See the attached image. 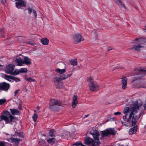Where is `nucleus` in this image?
Segmentation results:
<instances>
[{
	"label": "nucleus",
	"instance_id": "obj_1",
	"mask_svg": "<svg viewBox=\"0 0 146 146\" xmlns=\"http://www.w3.org/2000/svg\"><path fill=\"white\" fill-rule=\"evenodd\" d=\"M141 105V103L138 104L136 102L131 108L129 107L125 108L123 110L125 115L123 116V119L124 121H127L129 123H131V126L135 125L137 120V117L133 112L136 113L137 110L139 109Z\"/></svg>",
	"mask_w": 146,
	"mask_h": 146
},
{
	"label": "nucleus",
	"instance_id": "obj_2",
	"mask_svg": "<svg viewBox=\"0 0 146 146\" xmlns=\"http://www.w3.org/2000/svg\"><path fill=\"white\" fill-rule=\"evenodd\" d=\"M3 120H4L7 123L13 124L15 122L16 119L9 112L6 111H4L3 114L0 118V121Z\"/></svg>",
	"mask_w": 146,
	"mask_h": 146
},
{
	"label": "nucleus",
	"instance_id": "obj_3",
	"mask_svg": "<svg viewBox=\"0 0 146 146\" xmlns=\"http://www.w3.org/2000/svg\"><path fill=\"white\" fill-rule=\"evenodd\" d=\"M133 43L134 44L133 47L130 48L131 50H133L139 51L145 47L144 42L141 39L136 38Z\"/></svg>",
	"mask_w": 146,
	"mask_h": 146
},
{
	"label": "nucleus",
	"instance_id": "obj_4",
	"mask_svg": "<svg viewBox=\"0 0 146 146\" xmlns=\"http://www.w3.org/2000/svg\"><path fill=\"white\" fill-rule=\"evenodd\" d=\"M87 81L89 83V86L90 90L92 92L97 91L99 90V86L98 84L95 83L92 77H89Z\"/></svg>",
	"mask_w": 146,
	"mask_h": 146
},
{
	"label": "nucleus",
	"instance_id": "obj_5",
	"mask_svg": "<svg viewBox=\"0 0 146 146\" xmlns=\"http://www.w3.org/2000/svg\"><path fill=\"white\" fill-rule=\"evenodd\" d=\"M53 79L56 88L60 89L64 88V83L59 78L56 76H54Z\"/></svg>",
	"mask_w": 146,
	"mask_h": 146
},
{
	"label": "nucleus",
	"instance_id": "obj_6",
	"mask_svg": "<svg viewBox=\"0 0 146 146\" xmlns=\"http://www.w3.org/2000/svg\"><path fill=\"white\" fill-rule=\"evenodd\" d=\"M85 143L86 145L90 146H99L98 142H96L92 139L88 137L85 139Z\"/></svg>",
	"mask_w": 146,
	"mask_h": 146
},
{
	"label": "nucleus",
	"instance_id": "obj_7",
	"mask_svg": "<svg viewBox=\"0 0 146 146\" xmlns=\"http://www.w3.org/2000/svg\"><path fill=\"white\" fill-rule=\"evenodd\" d=\"M134 87L136 88H146V82L141 81H136L133 83Z\"/></svg>",
	"mask_w": 146,
	"mask_h": 146
},
{
	"label": "nucleus",
	"instance_id": "obj_8",
	"mask_svg": "<svg viewBox=\"0 0 146 146\" xmlns=\"http://www.w3.org/2000/svg\"><path fill=\"white\" fill-rule=\"evenodd\" d=\"M90 134L92 135L94 140L96 142H98V144L99 145L100 142L99 140L100 134L96 130H92L90 132Z\"/></svg>",
	"mask_w": 146,
	"mask_h": 146
},
{
	"label": "nucleus",
	"instance_id": "obj_9",
	"mask_svg": "<svg viewBox=\"0 0 146 146\" xmlns=\"http://www.w3.org/2000/svg\"><path fill=\"white\" fill-rule=\"evenodd\" d=\"M116 133V132L113 128L109 129L104 130L102 132V136L104 137L106 136H108L111 134L114 135Z\"/></svg>",
	"mask_w": 146,
	"mask_h": 146
},
{
	"label": "nucleus",
	"instance_id": "obj_10",
	"mask_svg": "<svg viewBox=\"0 0 146 146\" xmlns=\"http://www.w3.org/2000/svg\"><path fill=\"white\" fill-rule=\"evenodd\" d=\"M15 65L13 64H9L5 68V71L6 73L11 74L14 71Z\"/></svg>",
	"mask_w": 146,
	"mask_h": 146
},
{
	"label": "nucleus",
	"instance_id": "obj_11",
	"mask_svg": "<svg viewBox=\"0 0 146 146\" xmlns=\"http://www.w3.org/2000/svg\"><path fill=\"white\" fill-rule=\"evenodd\" d=\"M84 40V38L80 34L75 35L74 36V42L75 43H78Z\"/></svg>",
	"mask_w": 146,
	"mask_h": 146
},
{
	"label": "nucleus",
	"instance_id": "obj_12",
	"mask_svg": "<svg viewBox=\"0 0 146 146\" xmlns=\"http://www.w3.org/2000/svg\"><path fill=\"white\" fill-rule=\"evenodd\" d=\"M146 74V70L142 69H140L139 70V74L136 76L135 77V79L133 81L140 79L141 77L144 76Z\"/></svg>",
	"mask_w": 146,
	"mask_h": 146
},
{
	"label": "nucleus",
	"instance_id": "obj_13",
	"mask_svg": "<svg viewBox=\"0 0 146 146\" xmlns=\"http://www.w3.org/2000/svg\"><path fill=\"white\" fill-rule=\"evenodd\" d=\"M9 85L5 82L0 83V90H4L7 91L9 89Z\"/></svg>",
	"mask_w": 146,
	"mask_h": 146
},
{
	"label": "nucleus",
	"instance_id": "obj_14",
	"mask_svg": "<svg viewBox=\"0 0 146 146\" xmlns=\"http://www.w3.org/2000/svg\"><path fill=\"white\" fill-rule=\"evenodd\" d=\"M16 3V7L18 9H20L21 7H25L26 3L23 1L21 0Z\"/></svg>",
	"mask_w": 146,
	"mask_h": 146
},
{
	"label": "nucleus",
	"instance_id": "obj_15",
	"mask_svg": "<svg viewBox=\"0 0 146 146\" xmlns=\"http://www.w3.org/2000/svg\"><path fill=\"white\" fill-rule=\"evenodd\" d=\"M72 74V73H71L70 74H68L66 73L63 75H60L56 76L58 78H59L62 80H65L67 78H69Z\"/></svg>",
	"mask_w": 146,
	"mask_h": 146
},
{
	"label": "nucleus",
	"instance_id": "obj_16",
	"mask_svg": "<svg viewBox=\"0 0 146 146\" xmlns=\"http://www.w3.org/2000/svg\"><path fill=\"white\" fill-rule=\"evenodd\" d=\"M78 96L76 95H74L72 98V106L73 108H75L78 104Z\"/></svg>",
	"mask_w": 146,
	"mask_h": 146
},
{
	"label": "nucleus",
	"instance_id": "obj_17",
	"mask_svg": "<svg viewBox=\"0 0 146 146\" xmlns=\"http://www.w3.org/2000/svg\"><path fill=\"white\" fill-rule=\"evenodd\" d=\"M121 82L122 83V87L123 89H125L127 87V79L126 77H123L121 78Z\"/></svg>",
	"mask_w": 146,
	"mask_h": 146
},
{
	"label": "nucleus",
	"instance_id": "obj_18",
	"mask_svg": "<svg viewBox=\"0 0 146 146\" xmlns=\"http://www.w3.org/2000/svg\"><path fill=\"white\" fill-rule=\"evenodd\" d=\"M60 103L55 99L51 100L50 103V107L52 108V107L55 105H60Z\"/></svg>",
	"mask_w": 146,
	"mask_h": 146
},
{
	"label": "nucleus",
	"instance_id": "obj_19",
	"mask_svg": "<svg viewBox=\"0 0 146 146\" xmlns=\"http://www.w3.org/2000/svg\"><path fill=\"white\" fill-rule=\"evenodd\" d=\"M23 65L25 64L26 65L30 64L31 63V60L28 57H25L23 60Z\"/></svg>",
	"mask_w": 146,
	"mask_h": 146
},
{
	"label": "nucleus",
	"instance_id": "obj_20",
	"mask_svg": "<svg viewBox=\"0 0 146 146\" xmlns=\"http://www.w3.org/2000/svg\"><path fill=\"white\" fill-rule=\"evenodd\" d=\"M7 141L12 143H15V144L18 143H19V139L16 138H10L7 139Z\"/></svg>",
	"mask_w": 146,
	"mask_h": 146
},
{
	"label": "nucleus",
	"instance_id": "obj_21",
	"mask_svg": "<svg viewBox=\"0 0 146 146\" xmlns=\"http://www.w3.org/2000/svg\"><path fill=\"white\" fill-rule=\"evenodd\" d=\"M15 62L18 66H23V60L20 57H17L15 59Z\"/></svg>",
	"mask_w": 146,
	"mask_h": 146
},
{
	"label": "nucleus",
	"instance_id": "obj_22",
	"mask_svg": "<svg viewBox=\"0 0 146 146\" xmlns=\"http://www.w3.org/2000/svg\"><path fill=\"white\" fill-rule=\"evenodd\" d=\"M137 129V126H135L134 127L131 128L129 131V133L130 135H132L135 133Z\"/></svg>",
	"mask_w": 146,
	"mask_h": 146
},
{
	"label": "nucleus",
	"instance_id": "obj_23",
	"mask_svg": "<svg viewBox=\"0 0 146 146\" xmlns=\"http://www.w3.org/2000/svg\"><path fill=\"white\" fill-rule=\"evenodd\" d=\"M49 42V40L46 38H43L41 40V43L44 45H48Z\"/></svg>",
	"mask_w": 146,
	"mask_h": 146
},
{
	"label": "nucleus",
	"instance_id": "obj_24",
	"mask_svg": "<svg viewBox=\"0 0 146 146\" xmlns=\"http://www.w3.org/2000/svg\"><path fill=\"white\" fill-rule=\"evenodd\" d=\"M92 38L94 40H96L98 38V33L96 31L94 30L92 33Z\"/></svg>",
	"mask_w": 146,
	"mask_h": 146
},
{
	"label": "nucleus",
	"instance_id": "obj_25",
	"mask_svg": "<svg viewBox=\"0 0 146 146\" xmlns=\"http://www.w3.org/2000/svg\"><path fill=\"white\" fill-rule=\"evenodd\" d=\"M55 71L58 73L60 74V75H63V73H64L66 72V70L64 69H60L58 68H57Z\"/></svg>",
	"mask_w": 146,
	"mask_h": 146
},
{
	"label": "nucleus",
	"instance_id": "obj_26",
	"mask_svg": "<svg viewBox=\"0 0 146 146\" xmlns=\"http://www.w3.org/2000/svg\"><path fill=\"white\" fill-rule=\"evenodd\" d=\"M24 79L25 80L29 82H34L36 81L35 80L31 77H27L26 76H24Z\"/></svg>",
	"mask_w": 146,
	"mask_h": 146
},
{
	"label": "nucleus",
	"instance_id": "obj_27",
	"mask_svg": "<svg viewBox=\"0 0 146 146\" xmlns=\"http://www.w3.org/2000/svg\"><path fill=\"white\" fill-rule=\"evenodd\" d=\"M11 113L13 115H17L19 113V111L17 109H10Z\"/></svg>",
	"mask_w": 146,
	"mask_h": 146
},
{
	"label": "nucleus",
	"instance_id": "obj_28",
	"mask_svg": "<svg viewBox=\"0 0 146 146\" xmlns=\"http://www.w3.org/2000/svg\"><path fill=\"white\" fill-rule=\"evenodd\" d=\"M19 70H18L17 69H15L14 71H13L11 74V75H17L19 74L20 73V72H19Z\"/></svg>",
	"mask_w": 146,
	"mask_h": 146
},
{
	"label": "nucleus",
	"instance_id": "obj_29",
	"mask_svg": "<svg viewBox=\"0 0 146 146\" xmlns=\"http://www.w3.org/2000/svg\"><path fill=\"white\" fill-rule=\"evenodd\" d=\"M4 78L7 80L11 82V79L12 80V78L11 77H12V76H9L5 74L4 75Z\"/></svg>",
	"mask_w": 146,
	"mask_h": 146
},
{
	"label": "nucleus",
	"instance_id": "obj_30",
	"mask_svg": "<svg viewBox=\"0 0 146 146\" xmlns=\"http://www.w3.org/2000/svg\"><path fill=\"white\" fill-rule=\"evenodd\" d=\"M71 64L73 66H76L77 64V60L76 59H72L70 62Z\"/></svg>",
	"mask_w": 146,
	"mask_h": 146
},
{
	"label": "nucleus",
	"instance_id": "obj_31",
	"mask_svg": "<svg viewBox=\"0 0 146 146\" xmlns=\"http://www.w3.org/2000/svg\"><path fill=\"white\" fill-rule=\"evenodd\" d=\"M55 139L54 138H52L47 140V142L50 144H53L55 143Z\"/></svg>",
	"mask_w": 146,
	"mask_h": 146
},
{
	"label": "nucleus",
	"instance_id": "obj_32",
	"mask_svg": "<svg viewBox=\"0 0 146 146\" xmlns=\"http://www.w3.org/2000/svg\"><path fill=\"white\" fill-rule=\"evenodd\" d=\"M19 70L20 73H26L27 72V69L26 68H21Z\"/></svg>",
	"mask_w": 146,
	"mask_h": 146
},
{
	"label": "nucleus",
	"instance_id": "obj_33",
	"mask_svg": "<svg viewBox=\"0 0 146 146\" xmlns=\"http://www.w3.org/2000/svg\"><path fill=\"white\" fill-rule=\"evenodd\" d=\"M6 102V99L5 98L0 99V105L4 104Z\"/></svg>",
	"mask_w": 146,
	"mask_h": 146
},
{
	"label": "nucleus",
	"instance_id": "obj_34",
	"mask_svg": "<svg viewBox=\"0 0 146 146\" xmlns=\"http://www.w3.org/2000/svg\"><path fill=\"white\" fill-rule=\"evenodd\" d=\"M54 129H51L50 130L49 132V135L51 137H52L54 136L53 133L54 132Z\"/></svg>",
	"mask_w": 146,
	"mask_h": 146
},
{
	"label": "nucleus",
	"instance_id": "obj_35",
	"mask_svg": "<svg viewBox=\"0 0 146 146\" xmlns=\"http://www.w3.org/2000/svg\"><path fill=\"white\" fill-rule=\"evenodd\" d=\"M12 78V80L15 81L16 82H18L19 81H20V80L19 78L16 77H15L12 76V77H11Z\"/></svg>",
	"mask_w": 146,
	"mask_h": 146
},
{
	"label": "nucleus",
	"instance_id": "obj_36",
	"mask_svg": "<svg viewBox=\"0 0 146 146\" xmlns=\"http://www.w3.org/2000/svg\"><path fill=\"white\" fill-rule=\"evenodd\" d=\"M73 146H85L84 145L82 144L80 142H77L75 143V144Z\"/></svg>",
	"mask_w": 146,
	"mask_h": 146
},
{
	"label": "nucleus",
	"instance_id": "obj_37",
	"mask_svg": "<svg viewBox=\"0 0 146 146\" xmlns=\"http://www.w3.org/2000/svg\"><path fill=\"white\" fill-rule=\"evenodd\" d=\"M38 116L36 114H34L33 115L32 117L33 118V119L34 121L35 122L37 119Z\"/></svg>",
	"mask_w": 146,
	"mask_h": 146
},
{
	"label": "nucleus",
	"instance_id": "obj_38",
	"mask_svg": "<svg viewBox=\"0 0 146 146\" xmlns=\"http://www.w3.org/2000/svg\"><path fill=\"white\" fill-rule=\"evenodd\" d=\"M4 33V29H1V37H5V36L3 35Z\"/></svg>",
	"mask_w": 146,
	"mask_h": 146
},
{
	"label": "nucleus",
	"instance_id": "obj_39",
	"mask_svg": "<svg viewBox=\"0 0 146 146\" xmlns=\"http://www.w3.org/2000/svg\"><path fill=\"white\" fill-rule=\"evenodd\" d=\"M33 12L34 14V15L35 18L36 19L37 16V14L36 13V11L35 10H33Z\"/></svg>",
	"mask_w": 146,
	"mask_h": 146
},
{
	"label": "nucleus",
	"instance_id": "obj_40",
	"mask_svg": "<svg viewBox=\"0 0 146 146\" xmlns=\"http://www.w3.org/2000/svg\"><path fill=\"white\" fill-rule=\"evenodd\" d=\"M115 2L119 5H121V3L120 0H115Z\"/></svg>",
	"mask_w": 146,
	"mask_h": 146
},
{
	"label": "nucleus",
	"instance_id": "obj_41",
	"mask_svg": "<svg viewBox=\"0 0 146 146\" xmlns=\"http://www.w3.org/2000/svg\"><path fill=\"white\" fill-rule=\"evenodd\" d=\"M33 10L31 8H29L28 9V13L29 14H31L32 12L33 11Z\"/></svg>",
	"mask_w": 146,
	"mask_h": 146
},
{
	"label": "nucleus",
	"instance_id": "obj_42",
	"mask_svg": "<svg viewBox=\"0 0 146 146\" xmlns=\"http://www.w3.org/2000/svg\"><path fill=\"white\" fill-rule=\"evenodd\" d=\"M44 142V140L42 139H40L39 142V143L40 145H42L43 143Z\"/></svg>",
	"mask_w": 146,
	"mask_h": 146
},
{
	"label": "nucleus",
	"instance_id": "obj_43",
	"mask_svg": "<svg viewBox=\"0 0 146 146\" xmlns=\"http://www.w3.org/2000/svg\"><path fill=\"white\" fill-rule=\"evenodd\" d=\"M121 114V113L120 112H115L114 113V115H120Z\"/></svg>",
	"mask_w": 146,
	"mask_h": 146
},
{
	"label": "nucleus",
	"instance_id": "obj_44",
	"mask_svg": "<svg viewBox=\"0 0 146 146\" xmlns=\"http://www.w3.org/2000/svg\"><path fill=\"white\" fill-rule=\"evenodd\" d=\"M0 146H5L4 142H0Z\"/></svg>",
	"mask_w": 146,
	"mask_h": 146
},
{
	"label": "nucleus",
	"instance_id": "obj_45",
	"mask_svg": "<svg viewBox=\"0 0 146 146\" xmlns=\"http://www.w3.org/2000/svg\"><path fill=\"white\" fill-rule=\"evenodd\" d=\"M21 105H22V103H21V102L19 103V110H21V108H22Z\"/></svg>",
	"mask_w": 146,
	"mask_h": 146
},
{
	"label": "nucleus",
	"instance_id": "obj_46",
	"mask_svg": "<svg viewBox=\"0 0 146 146\" xmlns=\"http://www.w3.org/2000/svg\"><path fill=\"white\" fill-rule=\"evenodd\" d=\"M7 0H1V2L3 4H5Z\"/></svg>",
	"mask_w": 146,
	"mask_h": 146
},
{
	"label": "nucleus",
	"instance_id": "obj_47",
	"mask_svg": "<svg viewBox=\"0 0 146 146\" xmlns=\"http://www.w3.org/2000/svg\"><path fill=\"white\" fill-rule=\"evenodd\" d=\"M28 43L29 44H31V45H34L35 43L34 42H28Z\"/></svg>",
	"mask_w": 146,
	"mask_h": 146
},
{
	"label": "nucleus",
	"instance_id": "obj_48",
	"mask_svg": "<svg viewBox=\"0 0 146 146\" xmlns=\"http://www.w3.org/2000/svg\"><path fill=\"white\" fill-rule=\"evenodd\" d=\"M19 92V90H17L15 91V95H16V94H17Z\"/></svg>",
	"mask_w": 146,
	"mask_h": 146
},
{
	"label": "nucleus",
	"instance_id": "obj_49",
	"mask_svg": "<svg viewBox=\"0 0 146 146\" xmlns=\"http://www.w3.org/2000/svg\"><path fill=\"white\" fill-rule=\"evenodd\" d=\"M39 108L38 106H37V107H36V110H39Z\"/></svg>",
	"mask_w": 146,
	"mask_h": 146
},
{
	"label": "nucleus",
	"instance_id": "obj_50",
	"mask_svg": "<svg viewBox=\"0 0 146 146\" xmlns=\"http://www.w3.org/2000/svg\"><path fill=\"white\" fill-rule=\"evenodd\" d=\"M124 125L125 126H127V125L126 124H124Z\"/></svg>",
	"mask_w": 146,
	"mask_h": 146
},
{
	"label": "nucleus",
	"instance_id": "obj_51",
	"mask_svg": "<svg viewBox=\"0 0 146 146\" xmlns=\"http://www.w3.org/2000/svg\"><path fill=\"white\" fill-rule=\"evenodd\" d=\"M88 115H86V117H88Z\"/></svg>",
	"mask_w": 146,
	"mask_h": 146
},
{
	"label": "nucleus",
	"instance_id": "obj_52",
	"mask_svg": "<svg viewBox=\"0 0 146 146\" xmlns=\"http://www.w3.org/2000/svg\"><path fill=\"white\" fill-rule=\"evenodd\" d=\"M5 134L7 135H9V134L8 133H5Z\"/></svg>",
	"mask_w": 146,
	"mask_h": 146
},
{
	"label": "nucleus",
	"instance_id": "obj_53",
	"mask_svg": "<svg viewBox=\"0 0 146 146\" xmlns=\"http://www.w3.org/2000/svg\"><path fill=\"white\" fill-rule=\"evenodd\" d=\"M2 66L0 64V67H1Z\"/></svg>",
	"mask_w": 146,
	"mask_h": 146
}]
</instances>
